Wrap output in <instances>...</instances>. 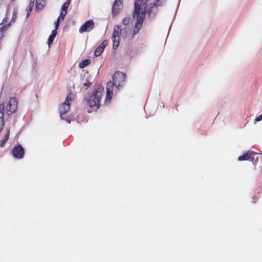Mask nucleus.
I'll use <instances>...</instances> for the list:
<instances>
[{"instance_id":"obj_1","label":"nucleus","mask_w":262,"mask_h":262,"mask_svg":"<svg viewBox=\"0 0 262 262\" xmlns=\"http://www.w3.org/2000/svg\"><path fill=\"white\" fill-rule=\"evenodd\" d=\"M150 0H135L133 16L136 18V21L133 31V37L139 32L142 27L146 13L150 16L155 13L159 6L162 5L163 0H154V3L148 4Z\"/></svg>"},{"instance_id":"obj_2","label":"nucleus","mask_w":262,"mask_h":262,"mask_svg":"<svg viewBox=\"0 0 262 262\" xmlns=\"http://www.w3.org/2000/svg\"><path fill=\"white\" fill-rule=\"evenodd\" d=\"M104 89L103 87H98L95 92H93L87 100L88 104L92 109L97 110L100 107V100L103 95Z\"/></svg>"},{"instance_id":"obj_3","label":"nucleus","mask_w":262,"mask_h":262,"mask_svg":"<svg viewBox=\"0 0 262 262\" xmlns=\"http://www.w3.org/2000/svg\"><path fill=\"white\" fill-rule=\"evenodd\" d=\"M18 101L16 97H10L5 103L0 104V112L4 115V110L8 116L15 113L17 109Z\"/></svg>"},{"instance_id":"obj_4","label":"nucleus","mask_w":262,"mask_h":262,"mask_svg":"<svg viewBox=\"0 0 262 262\" xmlns=\"http://www.w3.org/2000/svg\"><path fill=\"white\" fill-rule=\"evenodd\" d=\"M72 100L73 94L70 93L67 96L64 102L60 105L59 110L61 119H64V115L67 114L70 110L71 102Z\"/></svg>"},{"instance_id":"obj_5","label":"nucleus","mask_w":262,"mask_h":262,"mask_svg":"<svg viewBox=\"0 0 262 262\" xmlns=\"http://www.w3.org/2000/svg\"><path fill=\"white\" fill-rule=\"evenodd\" d=\"M113 81L115 83V89L118 90L120 87H122L125 81V75L124 73L117 71L113 76Z\"/></svg>"},{"instance_id":"obj_6","label":"nucleus","mask_w":262,"mask_h":262,"mask_svg":"<svg viewBox=\"0 0 262 262\" xmlns=\"http://www.w3.org/2000/svg\"><path fill=\"white\" fill-rule=\"evenodd\" d=\"M121 34V29L119 25H115L112 36L113 49H117L120 44V36Z\"/></svg>"},{"instance_id":"obj_7","label":"nucleus","mask_w":262,"mask_h":262,"mask_svg":"<svg viewBox=\"0 0 262 262\" xmlns=\"http://www.w3.org/2000/svg\"><path fill=\"white\" fill-rule=\"evenodd\" d=\"M12 153L15 159H21L24 157L25 150L21 145L18 144L13 148Z\"/></svg>"},{"instance_id":"obj_8","label":"nucleus","mask_w":262,"mask_h":262,"mask_svg":"<svg viewBox=\"0 0 262 262\" xmlns=\"http://www.w3.org/2000/svg\"><path fill=\"white\" fill-rule=\"evenodd\" d=\"M115 86L114 81H110L106 83V96L105 97V102H109L113 96V92L115 90Z\"/></svg>"},{"instance_id":"obj_9","label":"nucleus","mask_w":262,"mask_h":262,"mask_svg":"<svg viewBox=\"0 0 262 262\" xmlns=\"http://www.w3.org/2000/svg\"><path fill=\"white\" fill-rule=\"evenodd\" d=\"M95 27V24L93 19H89L86 21L79 28L80 33L89 32Z\"/></svg>"},{"instance_id":"obj_10","label":"nucleus","mask_w":262,"mask_h":262,"mask_svg":"<svg viewBox=\"0 0 262 262\" xmlns=\"http://www.w3.org/2000/svg\"><path fill=\"white\" fill-rule=\"evenodd\" d=\"M255 152L253 151H248L243 155L239 156L238 158L239 161H253L254 160V155Z\"/></svg>"},{"instance_id":"obj_11","label":"nucleus","mask_w":262,"mask_h":262,"mask_svg":"<svg viewBox=\"0 0 262 262\" xmlns=\"http://www.w3.org/2000/svg\"><path fill=\"white\" fill-rule=\"evenodd\" d=\"M108 45V41L106 40H103L101 44L95 49V55L96 56H100L103 52L104 48Z\"/></svg>"},{"instance_id":"obj_12","label":"nucleus","mask_w":262,"mask_h":262,"mask_svg":"<svg viewBox=\"0 0 262 262\" xmlns=\"http://www.w3.org/2000/svg\"><path fill=\"white\" fill-rule=\"evenodd\" d=\"M122 5L121 0H115L113 3L112 7V13L113 15H116L118 13L119 9V6Z\"/></svg>"},{"instance_id":"obj_13","label":"nucleus","mask_w":262,"mask_h":262,"mask_svg":"<svg viewBox=\"0 0 262 262\" xmlns=\"http://www.w3.org/2000/svg\"><path fill=\"white\" fill-rule=\"evenodd\" d=\"M47 0H36L35 2V9L36 11H39L42 10L46 5Z\"/></svg>"},{"instance_id":"obj_14","label":"nucleus","mask_w":262,"mask_h":262,"mask_svg":"<svg viewBox=\"0 0 262 262\" xmlns=\"http://www.w3.org/2000/svg\"><path fill=\"white\" fill-rule=\"evenodd\" d=\"M10 133V129H7L5 133V135L4 138L1 140L0 146L1 147H3L5 145L6 141L8 140V139L9 138Z\"/></svg>"},{"instance_id":"obj_15","label":"nucleus","mask_w":262,"mask_h":262,"mask_svg":"<svg viewBox=\"0 0 262 262\" xmlns=\"http://www.w3.org/2000/svg\"><path fill=\"white\" fill-rule=\"evenodd\" d=\"M57 34V32L56 30H53L52 32L51 35H50L49 37L48 40V44L50 47L51 45H52L53 42L55 37H56Z\"/></svg>"},{"instance_id":"obj_16","label":"nucleus","mask_w":262,"mask_h":262,"mask_svg":"<svg viewBox=\"0 0 262 262\" xmlns=\"http://www.w3.org/2000/svg\"><path fill=\"white\" fill-rule=\"evenodd\" d=\"M130 33V30L127 27H124L123 29H121V34L123 38H127Z\"/></svg>"},{"instance_id":"obj_17","label":"nucleus","mask_w":262,"mask_h":262,"mask_svg":"<svg viewBox=\"0 0 262 262\" xmlns=\"http://www.w3.org/2000/svg\"><path fill=\"white\" fill-rule=\"evenodd\" d=\"M90 63V60L88 59H86L82 60L79 62V67L80 68H84L88 66Z\"/></svg>"},{"instance_id":"obj_18","label":"nucleus","mask_w":262,"mask_h":262,"mask_svg":"<svg viewBox=\"0 0 262 262\" xmlns=\"http://www.w3.org/2000/svg\"><path fill=\"white\" fill-rule=\"evenodd\" d=\"M4 115L3 113L0 112V133L3 130V127L4 126L5 121L4 119Z\"/></svg>"},{"instance_id":"obj_19","label":"nucleus","mask_w":262,"mask_h":262,"mask_svg":"<svg viewBox=\"0 0 262 262\" xmlns=\"http://www.w3.org/2000/svg\"><path fill=\"white\" fill-rule=\"evenodd\" d=\"M70 0H67V2H65L62 6L61 10L67 12L68 9L70 4Z\"/></svg>"},{"instance_id":"obj_20","label":"nucleus","mask_w":262,"mask_h":262,"mask_svg":"<svg viewBox=\"0 0 262 262\" xmlns=\"http://www.w3.org/2000/svg\"><path fill=\"white\" fill-rule=\"evenodd\" d=\"M17 11L15 9H14V10L13 11L12 17L11 18V21L9 24H11V23H14L15 21V20L17 18Z\"/></svg>"},{"instance_id":"obj_21","label":"nucleus","mask_w":262,"mask_h":262,"mask_svg":"<svg viewBox=\"0 0 262 262\" xmlns=\"http://www.w3.org/2000/svg\"><path fill=\"white\" fill-rule=\"evenodd\" d=\"M129 21H130V17H124L122 20V24L125 25V26H126V25H128L129 23Z\"/></svg>"},{"instance_id":"obj_22","label":"nucleus","mask_w":262,"mask_h":262,"mask_svg":"<svg viewBox=\"0 0 262 262\" xmlns=\"http://www.w3.org/2000/svg\"><path fill=\"white\" fill-rule=\"evenodd\" d=\"M67 13V12L66 11L61 10L59 17L61 18V20H63L64 19Z\"/></svg>"},{"instance_id":"obj_23","label":"nucleus","mask_w":262,"mask_h":262,"mask_svg":"<svg viewBox=\"0 0 262 262\" xmlns=\"http://www.w3.org/2000/svg\"><path fill=\"white\" fill-rule=\"evenodd\" d=\"M34 5V0H30V2L28 5V8H33Z\"/></svg>"},{"instance_id":"obj_24","label":"nucleus","mask_w":262,"mask_h":262,"mask_svg":"<svg viewBox=\"0 0 262 262\" xmlns=\"http://www.w3.org/2000/svg\"><path fill=\"white\" fill-rule=\"evenodd\" d=\"M261 120H262V114L260 115H259L258 117H257L255 118V119L254 120V121L255 122H259V121H261Z\"/></svg>"},{"instance_id":"obj_25","label":"nucleus","mask_w":262,"mask_h":262,"mask_svg":"<svg viewBox=\"0 0 262 262\" xmlns=\"http://www.w3.org/2000/svg\"><path fill=\"white\" fill-rule=\"evenodd\" d=\"M91 84L92 83L88 81L87 82L84 83L83 85L87 88L88 87H90L91 85Z\"/></svg>"},{"instance_id":"obj_26","label":"nucleus","mask_w":262,"mask_h":262,"mask_svg":"<svg viewBox=\"0 0 262 262\" xmlns=\"http://www.w3.org/2000/svg\"><path fill=\"white\" fill-rule=\"evenodd\" d=\"M32 9H33L32 8H28V9L27 10V17H28L30 15Z\"/></svg>"},{"instance_id":"obj_27","label":"nucleus","mask_w":262,"mask_h":262,"mask_svg":"<svg viewBox=\"0 0 262 262\" xmlns=\"http://www.w3.org/2000/svg\"><path fill=\"white\" fill-rule=\"evenodd\" d=\"M61 19V18H60L59 16L57 19V20L55 21V23L59 24L60 20Z\"/></svg>"},{"instance_id":"obj_28","label":"nucleus","mask_w":262,"mask_h":262,"mask_svg":"<svg viewBox=\"0 0 262 262\" xmlns=\"http://www.w3.org/2000/svg\"><path fill=\"white\" fill-rule=\"evenodd\" d=\"M61 19V18H60L59 16L57 19V20L55 21V23L59 24L60 20Z\"/></svg>"},{"instance_id":"obj_29","label":"nucleus","mask_w":262,"mask_h":262,"mask_svg":"<svg viewBox=\"0 0 262 262\" xmlns=\"http://www.w3.org/2000/svg\"><path fill=\"white\" fill-rule=\"evenodd\" d=\"M55 29H54V30H56L57 31V29H58V28H59V24H56V23H55Z\"/></svg>"},{"instance_id":"obj_30","label":"nucleus","mask_w":262,"mask_h":262,"mask_svg":"<svg viewBox=\"0 0 262 262\" xmlns=\"http://www.w3.org/2000/svg\"><path fill=\"white\" fill-rule=\"evenodd\" d=\"M67 121L69 123H70V122H71L70 120H68V119L67 120Z\"/></svg>"}]
</instances>
